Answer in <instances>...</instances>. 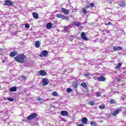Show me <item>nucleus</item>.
I'll return each mask as SVG.
<instances>
[{
    "label": "nucleus",
    "mask_w": 126,
    "mask_h": 126,
    "mask_svg": "<svg viewBox=\"0 0 126 126\" xmlns=\"http://www.w3.org/2000/svg\"><path fill=\"white\" fill-rule=\"evenodd\" d=\"M18 87H12L10 89V92H15L17 90Z\"/></svg>",
    "instance_id": "dca6fc26"
},
{
    "label": "nucleus",
    "mask_w": 126,
    "mask_h": 126,
    "mask_svg": "<svg viewBox=\"0 0 126 126\" xmlns=\"http://www.w3.org/2000/svg\"><path fill=\"white\" fill-rule=\"evenodd\" d=\"M118 4L120 6H125V5H126V3H125L124 2H121L120 3H119Z\"/></svg>",
    "instance_id": "4be33fe9"
},
{
    "label": "nucleus",
    "mask_w": 126,
    "mask_h": 126,
    "mask_svg": "<svg viewBox=\"0 0 126 126\" xmlns=\"http://www.w3.org/2000/svg\"><path fill=\"white\" fill-rule=\"evenodd\" d=\"M52 95L53 96H58V92H53L52 93Z\"/></svg>",
    "instance_id": "bb28decb"
},
{
    "label": "nucleus",
    "mask_w": 126,
    "mask_h": 126,
    "mask_svg": "<svg viewBox=\"0 0 126 126\" xmlns=\"http://www.w3.org/2000/svg\"><path fill=\"white\" fill-rule=\"evenodd\" d=\"M113 50L114 51H121L123 50V48L121 46H114Z\"/></svg>",
    "instance_id": "ddd939ff"
},
{
    "label": "nucleus",
    "mask_w": 126,
    "mask_h": 126,
    "mask_svg": "<svg viewBox=\"0 0 126 126\" xmlns=\"http://www.w3.org/2000/svg\"><path fill=\"white\" fill-rule=\"evenodd\" d=\"M36 100H37V101H39V102H40V103H43V100L42 98H37Z\"/></svg>",
    "instance_id": "a878e982"
},
{
    "label": "nucleus",
    "mask_w": 126,
    "mask_h": 126,
    "mask_svg": "<svg viewBox=\"0 0 126 126\" xmlns=\"http://www.w3.org/2000/svg\"><path fill=\"white\" fill-rule=\"evenodd\" d=\"M96 96H97V97H101V94L99 93H97L96 94Z\"/></svg>",
    "instance_id": "4c0bfd02"
},
{
    "label": "nucleus",
    "mask_w": 126,
    "mask_h": 126,
    "mask_svg": "<svg viewBox=\"0 0 126 126\" xmlns=\"http://www.w3.org/2000/svg\"><path fill=\"white\" fill-rule=\"evenodd\" d=\"M30 27V26H29V24H25V28H27L28 29H29Z\"/></svg>",
    "instance_id": "473e14b6"
},
{
    "label": "nucleus",
    "mask_w": 126,
    "mask_h": 126,
    "mask_svg": "<svg viewBox=\"0 0 126 126\" xmlns=\"http://www.w3.org/2000/svg\"><path fill=\"white\" fill-rule=\"evenodd\" d=\"M66 91L68 93H70V92L72 91V90H71L70 88H68L66 90Z\"/></svg>",
    "instance_id": "c85d7f7f"
},
{
    "label": "nucleus",
    "mask_w": 126,
    "mask_h": 126,
    "mask_svg": "<svg viewBox=\"0 0 126 126\" xmlns=\"http://www.w3.org/2000/svg\"><path fill=\"white\" fill-rule=\"evenodd\" d=\"M48 54H49V52H48L46 50H44L40 54V57H47Z\"/></svg>",
    "instance_id": "0eeeda50"
},
{
    "label": "nucleus",
    "mask_w": 126,
    "mask_h": 126,
    "mask_svg": "<svg viewBox=\"0 0 126 126\" xmlns=\"http://www.w3.org/2000/svg\"><path fill=\"white\" fill-rule=\"evenodd\" d=\"M50 82V81H49V79L47 78H44L42 80V84L43 86H46L49 84V83Z\"/></svg>",
    "instance_id": "39448f33"
},
{
    "label": "nucleus",
    "mask_w": 126,
    "mask_h": 126,
    "mask_svg": "<svg viewBox=\"0 0 126 126\" xmlns=\"http://www.w3.org/2000/svg\"><path fill=\"white\" fill-rule=\"evenodd\" d=\"M39 74L42 76H45V75H47V72L44 70H41L39 71Z\"/></svg>",
    "instance_id": "9b49d317"
},
{
    "label": "nucleus",
    "mask_w": 126,
    "mask_h": 126,
    "mask_svg": "<svg viewBox=\"0 0 126 126\" xmlns=\"http://www.w3.org/2000/svg\"><path fill=\"white\" fill-rule=\"evenodd\" d=\"M111 52H113V51H111Z\"/></svg>",
    "instance_id": "09e8293b"
},
{
    "label": "nucleus",
    "mask_w": 126,
    "mask_h": 126,
    "mask_svg": "<svg viewBox=\"0 0 126 126\" xmlns=\"http://www.w3.org/2000/svg\"><path fill=\"white\" fill-rule=\"evenodd\" d=\"M112 24L110 23V22H108V23H105V25H107V26H109V25H111Z\"/></svg>",
    "instance_id": "58836bf2"
},
{
    "label": "nucleus",
    "mask_w": 126,
    "mask_h": 126,
    "mask_svg": "<svg viewBox=\"0 0 126 126\" xmlns=\"http://www.w3.org/2000/svg\"><path fill=\"white\" fill-rule=\"evenodd\" d=\"M72 27V25H69L68 26L64 27L62 32H64V33H66L69 31V29Z\"/></svg>",
    "instance_id": "7ed1b4c3"
},
{
    "label": "nucleus",
    "mask_w": 126,
    "mask_h": 126,
    "mask_svg": "<svg viewBox=\"0 0 126 126\" xmlns=\"http://www.w3.org/2000/svg\"><path fill=\"white\" fill-rule=\"evenodd\" d=\"M122 112V107H120L114 111L112 114L113 116H117Z\"/></svg>",
    "instance_id": "20e7f679"
},
{
    "label": "nucleus",
    "mask_w": 126,
    "mask_h": 126,
    "mask_svg": "<svg viewBox=\"0 0 126 126\" xmlns=\"http://www.w3.org/2000/svg\"><path fill=\"white\" fill-rule=\"evenodd\" d=\"M111 31H105V32H107V34H109V33H110V32Z\"/></svg>",
    "instance_id": "79ce46f5"
},
{
    "label": "nucleus",
    "mask_w": 126,
    "mask_h": 126,
    "mask_svg": "<svg viewBox=\"0 0 126 126\" xmlns=\"http://www.w3.org/2000/svg\"><path fill=\"white\" fill-rule=\"evenodd\" d=\"M122 66V63H119L117 64V66L115 67L116 69H118V68H120V67Z\"/></svg>",
    "instance_id": "412c9836"
},
{
    "label": "nucleus",
    "mask_w": 126,
    "mask_h": 126,
    "mask_svg": "<svg viewBox=\"0 0 126 126\" xmlns=\"http://www.w3.org/2000/svg\"><path fill=\"white\" fill-rule=\"evenodd\" d=\"M97 80L98 81H105L106 78L103 76H101L98 78Z\"/></svg>",
    "instance_id": "4468645a"
},
{
    "label": "nucleus",
    "mask_w": 126,
    "mask_h": 126,
    "mask_svg": "<svg viewBox=\"0 0 126 126\" xmlns=\"http://www.w3.org/2000/svg\"><path fill=\"white\" fill-rule=\"evenodd\" d=\"M7 100H8V101H10V102H13V101H14V99L11 97L7 98Z\"/></svg>",
    "instance_id": "b1692460"
},
{
    "label": "nucleus",
    "mask_w": 126,
    "mask_h": 126,
    "mask_svg": "<svg viewBox=\"0 0 126 126\" xmlns=\"http://www.w3.org/2000/svg\"><path fill=\"white\" fill-rule=\"evenodd\" d=\"M99 109H105V105H104V104H102V105H100V106H99Z\"/></svg>",
    "instance_id": "cd10ccee"
},
{
    "label": "nucleus",
    "mask_w": 126,
    "mask_h": 126,
    "mask_svg": "<svg viewBox=\"0 0 126 126\" xmlns=\"http://www.w3.org/2000/svg\"><path fill=\"white\" fill-rule=\"evenodd\" d=\"M5 5H9V6H11V5H13V2L10 0H6L5 1Z\"/></svg>",
    "instance_id": "423d86ee"
},
{
    "label": "nucleus",
    "mask_w": 126,
    "mask_h": 126,
    "mask_svg": "<svg viewBox=\"0 0 126 126\" xmlns=\"http://www.w3.org/2000/svg\"><path fill=\"white\" fill-rule=\"evenodd\" d=\"M73 87H74V88H76V87H77L78 86L77 85V84L76 83H74L73 84Z\"/></svg>",
    "instance_id": "f704fd0d"
},
{
    "label": "nucleus",
    "mask_w": 126,
    "mask_h": 126,
    "mask_svg": "<svg viewBox=\"0 0 126 126\" xmlns=\"http://www.w3.org/2000/svg\"><path fill=\"white\" fill-rule=\"evenodd\" d=\"M121 80H122V76H120L117 78V81H121Z\"/></svg>",
    "instance_id": "c756f323"
},
{
    "label": "nucleus",
    "mask_w": 126,
    "mask_h": 126,
    "mask_svg": "<svg viewBox=\"0 0 126 126\" xmlns=\"http://www.w3.org/2000/svg\"><path fill=\"white\" fill-rule=\"evenodd\" d=\"M37 117H38L37 113H32L27 118V120L28 121H31V120H34V119H36Z\"/></svg>",
    "instance_id": "f03ea898"
},
{
    "label": "nucleus",
    "mask_w": 126,
    "mask_h": 126,
    "mask_svg": "<svg viewBox=\"0 0 126 126\" xmlns=\"http://www.w3.org/2000/svg\"><path fill=\"white\" fill-rule=\"evenodd\" d=\"M84 76L86 77L89 76V73H85Z\"/></svg>",
    "instance_id": "ea45409f"
},
{
    "label": "nucleus",
    "mask_w": 126,
    "mask_h": 126,
    "mask_svg": "<svg viewBox=\"0 0 126 126\" xmlns=\"http://www.w3.org/2000/svg\"><path fill=\"white\" fill-rule=\"evenodd\" d=\"M108 2H109V3H112V1H108Z\"/></svg>",
    "instance_id": "49530a36"
},
{
    "label": "nucleus",
    "mask_w": 126,
    "mask_h": 126,
    "mask_svg": "<svg viewBox=\"0 0 126 126\" xmlns=\"http://www.w3.org/2000/svg\"><path fill=\"white\" fill-rule=\"evenodd\" d=\"M90 124H91V126H97V123L94 122H91Z\"/></svg>",
    "instance_id": "5701e85b"
},
{
    "label": "nucleus",
    "mask_w": 126,
    "mask_h": 126,
    "mask_svg": "<svg viewBox=\"0 0 126 126\" xmlns=\"http://www.w3.org/2000/svg\"><path fill=\"white\" fill-rule=\"evenodd\" d=\"M71 25H72V26L73 25H75V26H76L77 27H80V25H81V23L77 22H73Z\"/></svg>",
    "instance_id": "2eb2a0df"
},
{
    "label": "nucleus",
    "mask_w": 126,
    "mask_h": 126,
    "mask_svg": "<svg viewBox=\"0 0 126 126\" xmlns=\"http://www.w3.org/2000/svg\"><path fill=\"white\" fill-rule=\"evenodd\" d=\"M110 103H111V104H115V103H116V101H115L114 100H111V101H110Z\"/></svg>",
    "instance_id": "c9c22d12"
},
{
    "label": "nucleus",
    "mask_w": 126,
    "mask_h": 126,
    "mask_svg": "<svg viewBox=\"0 0 126 126\" xmlns=\"http://www.w3.org/2000/svg\"><path fill=\"white\" fill-rule=\"evenodd\" d=\"M17 55H18L17 51H12L11 52L9 56L11 58H13V57H15V56H17Z\"/></svg>",
    "instance_id": "1a4fd4ad"
},
{
    "label": "nucleus",
    "mask_w": 126,
    "mask_h": 126,
    "mask_svg": "<svg viewBox=\"0 0 126 126\" xmlns=\"http://www.w3.org/2000/svg\"><path fill=\"white\" fill-rule=\"evenodd\" d=\"M81 86L83 87L84 88H86V84L85 83H82L81 84Z\"/></svg>",
    "instance_id": "393cba45"
},
{
    "label": "nucleus",
    "mask_w": 126,
    "mask_h": 126,
    "mask_svg": "<svg viewBox=\"0 0 126 126\" xmlns=\"http://www.w3.org/2000/svg\"><path fill=\"white\" fill-rule=\"evenodd\" d=\"M61 115L64 117H67V116H68V112H67L66 111H62Z\"/></svg>",
    "instance_id": "f8f14e48"
},
{
    "label": "nucleus",
    "mask_w": 126,
    "mask_h": 126,
    "mask_svg": "<svg viewBox=\"0 0 126 126\" xmlns=\"http://www.w3.org/2000/svg\"><path fill=\"white\" fill-rule=\"evenodd\" d=\"M56 15L57 16H63V15L61 14H57Z\"/></svg>",
    "instance_id": "c03bdc74"
},
{
    "label": "nucleus",
    "mask_w": 126,
    "mask_h": 126,
    "mask_svg": "<svg viewBox=\"0 0 126 126\" xmlns=\"http://www.w3.org/2000/svg\"><path fill=\"white\" fill-rule=\"evenodd\" d=\"M61 10L64 14H65L66 15H67L69 13V10H67L64 8H62Z\"/></svg>",
    "instance_id": "6e6552de"
},
{
    "label": "nucleus",
    "mask_w": 126,
    "mask_h": 126,
    "mask_svg": "<svg viewBox=\"0 0 126 126\" xmlns=\"http://www.w3.org/2000/svg\"><path fill=\"white\" fill-rule=\"evenodd\" d=\"M52 26H53V24H52V23H48L46 25V28L47 29H51V28H52Z\"/></svg>",
    "instance_id": "a211bd4d"
},
{
    "label": "nucleus",
    "mask_w": 126,
    "mask_h": 126,
    "mask_svg": "<svg viewBox=\"0 0 126 126\" xmlns=\"http://www.w3.org/2000/svg\"><path fill=\"white\" fill-rule=\"evenodd\" d=\"M82 122L83 124H86V123L88 122V120L86 118V117H84L82 119Z\"/></svg>",
    "instance_id": "aec40b11"
},
{
    "label": "nucleus",
    "mask_w": 126,
    "mask_h": 126,
    "mask_svg": "<svg viewBox=\"0 0 126 126\" xmlns=\"http://www.w3.org/2000/svg\"><path fill=\"white\" fill-rule=\"evenodd\" d=\"M90 6H91L92 7H94L95 6V4L94 3H91L90 4Z\"/></svg>",
    "instance_id": "2f4dec72"
},
{
    "label": "nucleus",
    "mask_w": 126,
    "mask_h": 126,
    "mask_svg": "<svg viewBox=\"0 0 126 126\" xmlns=\"http://www.w3.org/2000/svg\"><path fill=\"white\" fill-rule=\"evenodd\" d=\"M57 17H58V18L66 19V20H68L69 19V17H66V16H57Z\"/></svg>",
    "instance_id": "6ab92c4d"
},
{
    "label": "nucleus",
    "mask_w": 126,
    "mask_h": 126,
    "mask_svg": "<svg viewBox=\"0 0 126 126\" xmlns=\"http://www.w3.org/2000/svg\"><path fill=\"white\" fill-rule=\"evenodd\" d=\"M41 46V42L39 41H36L35 43V47L36 48H39Z\"/></svg>",
    "instance_id": "f3484780"
},
{
    "label": "nucleus",
    "mask_w": 126,
    "mask_h": 126,
    "mask_svg": "<svg viewBox=\"0 0 126 126\" xmlns=\"http://www.w3.org/2000/svg\"><path fill=\"white\" fill-rule=\"evenodd\" d=\"M89 105H91V106H94V105H95V103L92 101H91L89 102Z\"/></svg>",
    "instance_id": "72a5a7b5"
},
{
    "label": "nucleus",
    "mask_w": 126,
    "mask_h": 126,
    "mask_svg": "<svg viewBox=\"0 0 126 126\" xmlns=\"http://www.w3.org/2000/svg\"><path fill=\"white\" fill-rule=\"evenodd\" d=\"M32 16H38V13L36 12L32 13Z\"/></svg>",
    "instance_id": "7c9ffc66"
},
{
    "label": "nucleus",
    "mask_w": 126,
    "mask_h": 126,
    "mask_svg": "<svg viewBox=\"0 0 126 126\" xmlns=\"http://www.w3.org/2000/svg\"><path fill=\"white\" fill-rule=\"evenodd\" d=\"M89 7H90V5H87L86 6V8H89Z\"/></svg>",
    "instance_id": "37998d69"
},
{
    "label": "nucleus",
    "mask_w": 126,
    "mask_h": 126,
    "mask_svg": "<svg viewBox=\"0 0 126 126\" xmlns=\"http://www.w3.org/2000/svg\"><path fill=\"white\" fill-rule=\"evenodd\" d=\"M15 61L18 63H24L26 56L23 54H20L14 58Z\"/></svg>",
    "instance_id": "f257e3e1"
},
{
    "label": "nucleus",
    "mask_w": 126,
    "mask_h": 126,
    "mask_svg": "<svg viewBox=\"0 0 126 126\" xmlns=\"http://www.w3.org/2000/svg\"><path fill=\"white\" fill-rule=\"evenodd\" d=\"M23 76H22V77L23 78Z\"/></svg>",
    "instance_id": "8fccbe9b"
},
{
    "label": "nucleus",
    "mask_w": 126,
    "mask_h": 126,
    "mask_svg": "<svg viewBox=\"0 0 126 126\" xmlns=\"http://www.w3.org/2000/svg\"><path fill=\"white\" fill-rule=\"evenodd\" d=\"M0 88H1V86H0Z\"/></svg>",
    "instance_id": "de8ad7c7"
},
{
    "label": "nucleus",
    "mask_w": 126,
    "mask_h": 126,
    "mask_svg": "<svg viewBox=\"0 0 126 126\" xmlns=\"http://www.w3.org/2000/svg\"><path fill=\"white\" fill-rule=\"evenodd\" d=\"M81 38L83 39V40H85V41H87L88 40V38L86 37V36H85V32H83L81 33Z\"/></svg>",
    "instance_id": "9d476101"
},
{
    "label": "nucleus",
    "mask_w": 126,
    "mask_h": 126,
    "mask_svg": "<svg viewBox=\"0 0 126 126\" xmlns=\"http://www.w3.org/2000/svg\"><path fill=\"white\" fill-rule=\"evenodd\" d=\"M83 12L85 14H86L87 13V11L84 9H83Z\"/></svg>",
    "instance_id": "e433bc0d"
},
{
    "label": "nucleus",
    "mask_w": 126,
    "mask_h": 126,
    "mask_svg": "<svg viewBox=\"0 0 126 126\" xmlns=\"http://www.w3.org/2000/svg\"><path fill=\"white\" fill-rule=\"evenodd\" d=\"M33 18H34L35 19H38L39 18V16H33Z\"/></svg>",
    "instance_id": "a19ab883"
},
{
    "label": "nucleus",
    "mask_w": 126,
    "mask_h": 126,
    "mask_svg": "<svg viewBox=\"0 0 126 126\" xmlns=\"http://www.w3.org/2000/svg\"><path fill=\"white\" fill-rule=\"evenodd\" d=\"M77 126H84L83 124H79Z\"/></svg>",
    "instance_id": "a18cd8bd"
}]
</instances>
